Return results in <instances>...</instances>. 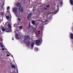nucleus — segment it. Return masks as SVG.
<instances>
[{
	"mask_svg": "<svg viewBox=\"0 0 73 73\" xmlns=\"http://www.w3.org/2000/svg\"><path fill=\"white\" fill-rule=\"evenodd\" d=\"M5 31L6 32H11V26L9 24V23L7 22L5 25Z\"/></svg>",
	"mask_w": 73,
	"mask_h": 73,
	"instance_id": "nucleus-1",
	"label": "nucleus"
},
{
	"mask_svg": "<svg viewBox=\"0 0 73 73\" xmlns=\"http://www.w3.org/2000/svg\"><path fill=\"white\" fill-rule=\"evenodd\" d=\"M23 41H24L25 42L26 44L27 45V46H29L31 44V42H29L28 41L30 40V37L29 36L26 35L24 38H23Z\"/></svg>",
	"mask_w": 73,
	"mask_h": 73,
	"instance_id": "nucleus-2",
	"label": "nucleus"
},
{
	"mask_svg": "<svg viewBox=\"0 0 73 73\" xmlns=\"http://www.w3.org/2000/svg\"><path fill=\"white\" fill-rule=\"evenodd\" d=\"M13 11L15 14L16 17H20V13L17 11V8L16 7H13Z\"/></svg>",
	"mask_w": 73,
	"mask_h": 73,
	"instance_id": "nucleus-3",
	"label": "nucleus"
},
{
	"mask_svg": "<svg viewBox=\"0 0 73 73\" xmlns=\"http://www.w3.org/2000/svg\"><path fill=\"white\" fill-rule=\"evenodd\" d=\"M5 16L6 18L8 20H9L11 19V13H10V11H7L6 12Z\"/></svg>",
	"mask_w": 73,
	"mask_h": 73,
	"instance_id": "nucleus-4",
	"label": "nucleus"
},
{
	"mask_svg": "<svg viewBox=\"0 0 73 73\" xmlns=\"http://www.w3.org/2000/svg\"><path fill=\"white\" fill-rule=\"evenodd\" d=\"M15 33H16V36L17 38L18 39V40L20 39V38L19 37V35L17 34H19V30H16L15 31Z\"/></svg>",
	"mask_w": 73,
	"mask_h": 73,
	"instance_id": "nucleus-5",
	"label": "nucleus"
},
{
	"mask_svg": "<svg viewBox=\"0 0 73 73\" xmlns=\"http://www.w3.org/2000/svg\"><path fill=\"white\" fill-rule=\"evenodd\" d=\"M31 16H32V13H29L27 16V18L28 20H29L30 17H31Z\"/></svg>",
	"mask_w": 73,
	"mask_h": 73,
	"instance_id": "nucleus-6",
	"label": "nucleus"
},
{
	"mask_svg": "<svg viewBox=\"0 0 73 73\" xmlns=\"http://www.w3.org/2000/svg\"><path fill=\"white\" fill-rule=\"evenodd\" d=\"M40 41L39 40H37L36 42V44L37 45H40V44H39V43H40Z\"/></svg>",
	"mask_w": 73,
	"mask_h": 73,
	"instance_id": "nucleus-7",
	"label": "nucleus"
},
{
	"mask_svg": "<svg viewBox=\"0 0 73 73\" xmlns=\"http://www.w3.org/2000/svg\"><path fill=\"white\" fill-rule=\"evenodd\" d=\"M19 11L21 12H23V9L22 7H19Z\"/></svg>",
	"mask_w": 73,
	"mask_h": 73,
	"instance_id": "nucleus-8",
	"label": "nucleus"
},
{
	"mask_svg": "<svg viewBox=\"0 0 73 73\" xmlns=\"http://www.w3.org/2000/svg\"><path fill=\"white\" fill-rule=\"evenodd\" d=\"M17 6L18 7H20V6H21L20 3L19 2L17 3Z\"/></svg>",
	"mask_w": 73,
	"mask_h": 73,
	"instance_id": "nucleus-9",
	"label": "nucleus"
},
{
	"mask_svg": "<svg viewBox=\"0 0 73 73\" xmlns=\"http://www.w3.org/2000/svg\"><path fill=\"white\" fill-rule=\"evenodd\" d=\"M70 35L71 38V39H73V34L72 33H71L70 34Z\"/></svg>",
	"mask_w": 73,
	"mask_h": 73,
	"instance_id": "nucleus-10",
	"label": "nucleus"
},
{
	"mask_svg": "<svg viewBox=\"0 0 73 73\" xmlns=\"http://www.w3.org/2000/svg\"><path fill=\"white\" fill-rule=\"evenodd\" d=\"M34 46V44L33 43H32L31 44V49H33V46Z\"/></svg>",
	"mask_w": 73,
	"mask_h": 73,
	"instance_id": "nucleus-11",
	"label": "nucleus"
},
{
	"mask_svg": "<svg viewBox=\"0 0 73 73\" xmlns=\"http://www.w3.org/2000/svg\"><path fill=\"white\" fill-rule=\"evenodd\" d=\"M0 44L1 45V46L2 47V48H3L4 47H5L4 46V45L2 43H0Z\"/></svg>",
	"mask_w": 73,
	"mask_h": 73,
	"instance_id": "nucleus-12",
	"label": "nucleus"
},
{
	"mask_svg": "<svg viewBox=\"0 0 73 73\" xmlns=\"http://www.w3.org/2000/svg\"><path fill=\"white\" fill-rule=\"evenodd\" d=\"M19 29H23V26H18Z\"/></svg>",
	"mask_w": 73,
	"mask_h": 73,
	"instance_id": "nucleus-13",
	"label": "nucleus"
},
{
	"mask_svg": "<svg viewBox=\"0 0 73 73\" xmlns=\"http://www.w3.org/2000/svg\"><path fill=\"white\" fill-rule=\"evenodd\" d=\"M19 25V24H15L14 25V27H17L18 25Z\"/></svg>",
	"mask_w": 73,
	"mask_h": 73,
	"instance_id": "nucleus-14",
	"label": "nucleus"
},
{
	"mask_svg": "<svg viewBox=\"0 0 73 73\" xmlns=\"http://www.w3.org/2000/svg\"><path fill=\"white\" fill-rule=\"evenodd\" d=\"M32 23L33 24V25H35V21H32Z\"/></svg>",
	"mask_w": 73,
	"mask_h": 73,
	"instance_id": "nucleus-15",
	"label": "nucleus"
},
{
	"mask_svg": "<svg viewBox=\"0 0 73 73\" xmlns=\"http://www.w3.org/2000/svg\"><path fill=\"white\" fill-rule=\"evenodd\" d=\"M11 68L15 69V66L13 65H12L11 66Z\"/></svg>",
	"mask_w": 73,
	"mask_h": 73,
	"instance_id": "nucleus-16",
	"label": "nucleus"
},
{
	"mask_svg": "<svg viewBox=\"0 0 73 73\" xmlns=\"http://www.w3.org/2000/svg\"><path fill=\"white\" fill-rule=\"evenodd\" d=\"M70 3L71 4H72V5H73V2L72 0H70Z\"/></svg>",
	"mask_w": 73,
	"mask_h": 73,
	"instance_id": "nucleus-17",
	"label": "nucleus"
},
{
	"mask_svg": "<svg viewBox=\"0 0 73 73\" xmlns=\"http://www.w3.org/2000/svg\"><path fill=\"white\" fill-rule=\"evenodd\" d=\"M35 50L36 51V52H37V51H38V49L37 48H35Z\"/></svg>",
	"mask_w": 73,
	"mask_h": 73,
	"instance_id": "nucleus-18",
	"label": "nucleus"
},
{
	"mask_svg": "<svg viewBox=\"0 0 73 73\" xmlns=\"http://www.w3.org/2000/svg\"><path fill=\"white\" fill-rule=\"evenodd\" d=\"M3 56V55L2 52H0V57Z\"/></svg>",
	"mask_w": 73,
	"mask_h": 73,
	"instance_id": "nucleus-19",
	"label": "nucleus"
},
{
	"mask_svg": "<svg viewBox=\"0 0 73 73\" xmlns=\"http://www.w3.org/2000/svg\"><path fill=\"white\" fill-rule=\"evenodd\" d=\"M2 31H5V29L4 28V27L2 28Z\"/></svg>",
	"mask_w": 73,
	"mask_h": 73,
	"instance_id": "nucleus-20",
	"label": "nucleus"
},
{
	"mask_svg": "<svg viewBox=\"0 0 73 73\" xmlns=\"http://www.w3.org/2000/svg\"><path fill=\"white\" fill-rule=\"evenodd\" d=\"M7 10H9V9H10V7L9 6L7 7Z\"/></svg>",
	"mask_w": 73,
	"mask_h": 73,
	"instance_id": "nucleus-21",
	"label": "nucleus"
},
{
	"mask_svg": "<svg viewBox=\"0 0 73 73\" xmlns=\"http://www.w3.org/2000/svg\"><path fill=\"white\" fill-rule=\"evenodd\" d=\"M18 20L19 21V22H20V21H21V19L20 18H18Z\"/></svg>",
	"mask_w": 73,
	"mask_h": 73,
	"instance_id": "nucleus-22",
	"label": "nucleus"
},
{
	"mask_svg": "<svg viewBox=\"0 0 73 73\" xmlns=\"http://www.w3.org/2000/svg\"><path fill=\"white\" fill-rule=\"evenodd\" d=\"M6 49H7V48H5V49L3 48H2V50H5V49L6 50Z\"/></svg>",
	"mask_w": 73,
	"mask_h": 73,
	"instance_id": "nucleus-23",
	"label": "nucleus"
},
{
	"mask_svg": "<svg viewBox=\"0 0 73 73\" xmlns=\"http://www.w3.org/2000/svg\"><path fill=\"white\" fill-rule=\"evenodd\" d=\"M58 10H57L56 11H55V13H58Z\"/></svg>",
	"mask_w": 73,
	"mask_h": 73,
	"instance_id": "nucleus-24",
	"label": "nucleus"
},
{
	"mask_svg": "<svg viewBox=\"0 0 73 73\" xmlns=\"http://www.w3.org/2000/svg\"><path fill=\"white\" fill-rule=\"evenodd\" d=\"M30 28H31V25L30 24L29 25V26L28 27V28H29V29H30Z\"/></svg>",
	"mask_w": 73,
	"mask_h": 73,
	"instance_id": "nucleus-25",
	"label": "nucleus"
},
{
	"mask_svg": "<svg viewBox=\"0 0 73 73\" xmlns=\"http://www.w3.org/2000/svg\"><path fill=\"white\" fill-rule=\"evenodd\" d=\"M49 7V5H48L46 6V7L47 8H48V7Z\"/></svg>",
	"mask_w": 73,
	"mask_h": 73,
	"instance_id": "nucleus-26",
	"label": "nucleus"
},
{
	"mask_svg": "<svg viewBox=\"0 0 73 73\" xmlns=\"http://www.w3.org/2000/svg\"><path fill=\"white\" fill-rule=\"evenodd\" d=\"M10 56V55H9V54H7V57H9V56Z\"/></svg>",
	"mask_w": 73,
	"mask_h": 73,
	"instance_id": "nucleus-27",
	"label": "nucleus"
},
{
	"mask_svg": "<svg viewBox=\"0 0 73 73\" xmlns=\"http://www.w3.org/2000/svg\"><path fill=\"white\" fill-rule=\"evenodd\" d=\"M60 4H61V5H62V2H61L60 3Z\"/></svg>",
	"mask_w": 73,
	"mask_h": 73,
	"instance_id": "nucleus-28",
	"label": "nucleus"
},
{
	"mask_svg": "<svg viewBox=\"0 0 73 73\" xmlns=\"http://www.w3.org/2000/svg\"><path fill=\"white\" fill-rule=\"evenodd\" d=\"M44 9H45V10H46V9H47L46 8H44Z\"/></svg>",
	"mask_w": 73,
	"mask_h": 73,
	"instance_id": "nucleus-29",
	"label": "nucleus"
},
{
	"mask_svg": "<svg viewBox=\"0 0 73 73\" xmlns=\"http://www.w3.org/2000/svg\"><path fill=\"white\" fill-rule=\"evenodd\" d=\"M38 34H40V31H38Z\"/></svg>",
	"mask_w": 73,
	"mask_h": 73,
	"instance_id": "nucleus-30",
	"label": "nucleus"
},
{
	"mask_svg": "<svg viewBox=\"0 0 73 73\" xmlns=\"http://www.w3.org/2000/svg\"><path fill=\"white\" fill-rule=\"evenodd\" d=\"M57 7H58V9H59V8H58V7H59V6H57Z\"/></svg>",
	"mask_w": 73,
	"mask_h": 73,
	"instance_id": "nucleus-31",
	"label": "nucleus"
},
{
	"mask_svg": "<svg viewBox=\"0 0 73 73\" xmlns=\"http://www.w3.org/2000/svg\"><path fill=\"white\" fill-rule=\"evenodd\" d=\"M12 40H14V39L13 38Z\"/></svg>",
	"mask_w": 73,
	"mask_h": 73,
	"instance_id": "nucleus-32",
	"label": "nucleus"
}]
</instances>
